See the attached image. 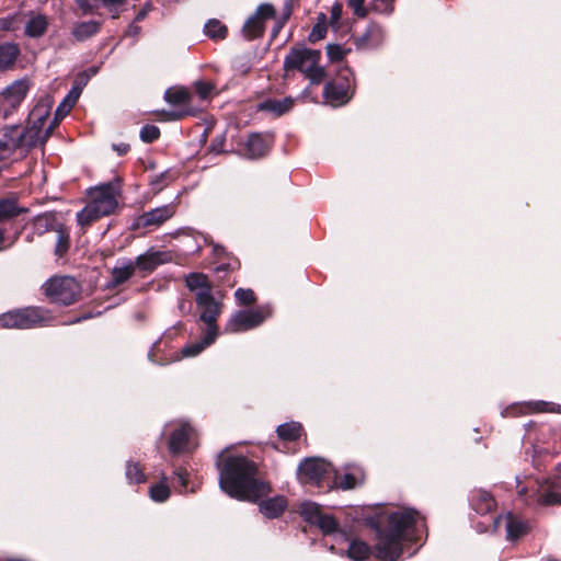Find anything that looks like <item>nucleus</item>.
I'll use <instances>...</instances> for the list:
<instances>
[{
	"label": "nucleus",
	"instance_id": "4d7b16f0",
	"mask_svg": "<svg viewBox=\"0 0 561 561\" xmlns=\"http://www.w3.org/2000/svg\"><path fill=\"white\" fill-rule=\"evenodd\" d=\"M79 94H80V90H77L75 88L68 93L67 96H70V100L68 102L71 103L72 106L77 102Z\"/></svg>",
	"mask_w": 561,
	"mask_h": 561
},
{
	"label": "nucleus",
	"instance_id": "f257e3e1",
	"mask_svg": "<svg viewBox=\"0 0 561 561\" xmlns=\"http://www.w3.org/2000/svg\"><path fill=\"white\" fill-rule=\"evenodd\" d=\"M219 469V486L230 497L257 502L271 492L268 483L257 477V466L244 456L228 457Z\"/></svg>",
	"mask_w": 561,
	"mask_h": 561
},
{
	"label": "nucleus",
	"instance_id": "c9c22d12",
	"mask_svg": "<svg viewBox=\"0 0 561 561\" xmlns=\"http://www.w3.org/2000/svg\"><path fill=\"white\" fill-rule=\"evenodd\" d=\"M302 427L297 422L280 424L277 427L278 437L284 440H296L301 435Z\"/></svg>",
	"mask_w": 561,
	"mask_h": 561
},
{
	"label": "nucleus",
	"instance_id": "4c0bfd02",
	"mask_svg": "<svg viewBox=\"0 0 561 561\" xmlns=\"http://www.w3.org/2000/svg\"><path fill=\"white\" fill-rule=\"evenodd\" d=\"M101 217L102 215L99 214L89 202L88 205L77 214V221L81 227H88Z\"/></svg>",
	"mask_w": 561,
	"mask_h": 561
},
{
	"label": "nucleus",
	"instance_id": "4468645a",
	"mask_svg": "<svg viewBox=\"0 0 561 561\" xmlns=\"http://www.w3.org/2000/svg\"><path fill=\"white\" fill-rule=\"evenodd\" d=\"M275 10L271 4L263 3L257 7L255 13L251 15L242 27V34L248 41L261 37L264 32L266 20L273 19Z\"/></svg>",
	"mask_w": 561,
	"mask_h": 561
},
{
	"label": "nucleus",
	"instance_id": "9d476101",
	"mask_svg": "<svg viewBox=\"0 0 561 561\" xmlns=\"http://www.w3.org/2000/svg\"><path fill=\"white\" fill-rule=\"evenodd\" d=\"M271 314L272 310L268 306L240 310L231 316L225 331L228 333L249 331L262 324Z\"/></svg>",
	"mask_w": 561,
	"mask_h": 561
},
{
	"label": "nucleus",
	"instance_id": "1a4fd4ad",
	"mask_svg": "<svg viewBox=\"0 0 561 561\" xmlns=\"http://www.w3.org/2000/svg\"><path fill=\"white\" fill-rule=\"evenodd\" d=\"M331 466L323 459L306 458L298 467V479L302 484L330 488Z\"/></svg>",
	"mask_w": 561,
	"mask_h": 561
},
{
	"label": "nucleus",
	"instance_id": "7c9ffc66",
	"mask_svg": "<svg viewBox=\"0 0 561 561\" xmlns=\"http://www.w3.org/2000/svg\"><path fill=\"white\" fill-rule=\"evenodd\" d=\"M20 54L18 45L13 43H4L0 45V69L10 68Z\"/></svg>",
	"mask_w": 561,
	"mask_h": 561
},
{
	"label": "nucleus",
	"instance_id": "a211bd4d",
	"mask_svg": "<svg viewBox=\"0 0 561 561\" xmlns=\"http://www.w3.org/2000/svg\"><path fill=\"white\" fill-rule=\"evenodd\" d=\"M502 524H504L506 528V538L508 540L518 539L520 536L526 534L528 529L527 524L512 513H507L504 516H497L494 518L493 525L495 529H497Z\"/></svg>",
	"mask_w": 561,
	"mask_h": 561
},
{
	"label": "nucleus",
	"instance_id": "603ef678",
	"mask_svg": "<svg viewBox=\"0 0 561 561\" xmlns=\"http://www.w3.org/2000/svg\"><path fill=\"white\" fill-rule=\"evenodd\" d=\"M342 15V4L334 3L331 8V23L336 24Z\"/></svg>",
	"mask_w": 561,
	"mask_h": 561
},
{
	"label": "nucleus",
	"instance_id": "13d9d810",
	"mask_svg": "<svg viewBox=\"0 0 561 561\" xmlns=\"http://www.w3.org/2000/svg\"><path fill=\"white\" fill-rule=\"evenodd\" d=\"M228 270H234V266H232L231 264L228 263V264H220L216 267L217 272H225Z\"/></svg>",
	"mask_w": 561,
	"mask_h": 561
},
{
	"label": "nucleus",
	"instance_id": "8fccbe9b",
	"mask_svg": "<svg viewBox=\"0 0 561 561\" xmlns=\"http://www.w3.org/2000/svg\"><path fill=\"white\" fill-rule=\"evenodd\" d=\"M529 407H530L531 411H535V412H552V411H554V409H553L554 404L550 403V402H546V401L531 402V403H529Z\"/></svg>",
	"mask_w": 561,
	"mask_h": 561
},
{
	"label": "nucleus",
	"instance_id": "412c9836",
	"mask_svg": "<svg viewBox=\"0 0 561 561\" xmlns=\"http://www.w3.org/2000/svg\"><path fill=\"white\" fill-rule=\"evenodd\" d=\"M323 98L332 106H340L351 99L348 84L345 82H328L323 90Z\"/></svg>",
	"mask_w": 561,
	"mask_h": 561
},
{
	"label": "nucleus",
	"instance_id": "9b49d317",
	"mask_svg": "<svg viewBox=\"0 0 561 561\" xmlns=\"http://www.w3.org/2000/svg\"><path fill=\"white\" fill-rule=\"evenodd\" d=\"M117 192L114 185L104 184L91 190L90 204L99 214L104 216L111 215L117 207Z\"/></svg>",
	"mask_w": 561,
	"mask_h": 561
},
{
	"label": "nucleus",
	"instance_id": "aec40b11",
	"mask_svg": "<svg viewBox=\"0 0 561 561\" xmlns=\"http://www.w3.org/2000/svg\"><path fill=\"white\" fill-rule=\"evenodd\" d=\"M136 273V265L131 259H122L116 262L111 271L108 288H115L128 282Z\"/></svg>",
	"mask_w": 561,
	"mask_h": 561
},
{
	"label": "nucleus",
	"instance_id": "49530a36",
	"mask_svg": "<svg viewBox=\"0 0 561 561\" xmlns=\"http://www.w3.org/2000/svg\"><path fill=\"white\" fill-rule=\"evenodd\" d=\"M347 5L353 10L354 14L358 18H366L368 11L365 7V0H346Z\"/></svg>",
	"mask_w": 561,
	"mask_h": 561
},
{
	"label": "nucleus",
	"instance_id": "c03bdc74",
	"mask_svg": "<svg viewBox=\"0 0 561 561\" xmlns=\"http://www.w3.org/2000/svg\"><path fill=\"white\" fill-rule=\"evenodd\" d=\"M194 87H195V90H196V93L198 94V96L202 99V100H207L214 89H215V85L210 82H205V81H196L194 83Z\"/></svg>",
	"mask_w": 561,
	"mask_h": 561
},
{
	"label": "nucleus",
	"instance_id": "de8ad7c7",
	"mask_svg": "<svg viewBox=\"0 0 561 561\" xmlns=\"http://www.w3.org/2000/svg\"><path fill=\"white\" fill-rule=\"evenodd\" d=\"M70 100V96H66L64 101L58 105L55 113V121L54 125L58 123V121L62 119L72 108L71 103L68 101Z\"/></svg>",
	"mask_w": 561,
	"mask_h": 561
},
{
	"label": "nucleus",
	"instance_id": "f03ea898",
	"mask_svg": "<svg viewBox=\"0 0 561 561\" xmlns=\"http://www.w3.org/2000/svg\"><path fill=\"white\" fill-rule=\"evenodd\" d=\"M425 529L424 516L411 507H400L388 515V523L379 531L376 553L382 561H397L403 541H416Z\"/></svg>",
	"mask_w": 561,
	"mask_h": 561
},
{
	"label": "nucleus",
	"instance_id": "ddd939ff",
	"mask_svg": "<svg viewBox=\"0 0 561 561\" xmlns=\"http://www.w3.org/2000/svg\"><path fill=\"white\" fill-rule=\"evenodd\" d=\"M300 514L308 523L318 526L324 535L337 530L339 524L331 515L323 514L321 507L312 502L301 504Z\"/></svg>",
	"mask_w": 561,
	"mask_h": 561
},
{
	"label": "nucleus",
	"instance_id": "a18cd8bd",
	"mask_svg": "<svg viewBox=\"0 0 561 561\" xmlns=\"http://www.w3.org/2000/svg\"><path fill=\"white\" fill-rule=\"evenodd\" d=\"M362 479H358L353 473H345L339 481H335L337 483L339 488L343 490H348L355 488Z\"/></svg>",
	"mask_w": 561,
	"mask_h": 561
},
{
	"label": "nucleus",
	"instance_id": "3c124183",
	"mask_svg": "<svg viewBox=\"0 0 561 561\" xmlns=\"http://www.w3.org/2000/svg\"><path fill=\"white\" fill-rule=\"evenodd\" d=\"M102 5L107 8L110 12H112L113 18H117L118 10L117 7H119L124 0H100Z\"/></svg>",
	"mask_w": 561,
	"mask_h": 561
},
{
	"label": "nucleus",
	"instance_id": "f3484780",
	"mask_svg": "<svg viewBox=\"0 0 561 561\" xmlns=\"http://www.w3.org/2000/svg\"><path fill=\"white\" fill-rule=\"evenodd\" d=\"M528 505L548 506L561 504V493L554 491L553 486L548 482L538 485L536 490L533 488L531 495L525 497Z\"/></svg>",
	"mask_w": 561,
	"mask_h": 561
},
{
	"label": "nucleus",
	"instance_id": "5701e85b",
	"mask_svg": "<svg viewBox=\"0 0 561 561\" xmlns=\"http://www.w3.org/2000/svg\"><path fill=\"white\" fill-rule=\"evenodd\" d=\"M383 41V28L376 23H371L368 25L367 30L359 37H357L356 45L362 49H373L379 47Z\"/></svg>",
	"mask_w": 561,
	"mask_h": 561
},
{
	"label": "nucleus",
	"instance_id": "4be33fe9",
	"mask_svg": "<svg viewBox=\"0 0 561 561\" xmlns=\"http://www.w3.org/2000/svg\"><path fill=\"white\" fill-rule=\"evenodd\" d=\"M207 331L201 341L190 343L182 348V357H194L201 354L207 346L211 345L218 336L216 322L205 323Z\"/></svg>",
	"mask_w": 561,
	"mask_h": 561
},
{
	"label": "nucleus",
	"instance_id": "bf43d9fd",
	"mask_svg": "<svg viewBox=\"0 0 561 561\" xmlns=\"http://www.w3.org/2000/svg\"><path fill=\"white\" fill-rule=\"evenodd\" d=\"M5 236L4 230L0 228V251L4 250L7 247L4 245Z\"/></svg>",
	"mask_w": 561,
	"mask_h": 561
},
{
	"label": "nucleus",
	"instance_id": "2eb2a0df",
	"mask_svg": "<svg viewBox=\"0 0 561 561\" xmlns=\"http://www.w3.org/2000/svg\"><path fill=\"white\" fill-rule=\"evenodd\" d=\"M30 90V83L26 79H20L7 87L1 93V107L4 115L8 116L18 106L21 105Z\"/></svg>",
	"mask_w": 561,
	"mask_h": 561
},
{
	"label": "nucleus",
	"instance_id": "39448f33",
	"mask_svg": "<svg viewBox=\"0 0 561 561\" xmlns=\"http://www.w3.org/2000/svg\"><path fill=\"white\" fill-rule=\"evenodd\" d=\"M30 134L24 135L19 125L5 126L0 130V162L11 160L15 154L23 158L34 148Z\"/></svg>",
	"mask_w": 561,
	"mask_h": 561
},
{
	"label": "nucleus",
	"instance_id": "20e7f679",
	"mask_svg": "<svg viewBox=\"0 0 561 561\" xmlns=\"http://www.w3.org/2000/svg\"><path fill=\"white\" fill-rule=\"evenodd\" d=\"M321 53L308 48L291 49L284 60L286 70H298L302 72L312 83H319L324 78V69L319 66Z\"/></svg>",
	"mask_w": 561,
	"mask_h": 561
},
{
	"label": "nucleus",
	"instance_id": "6e6d98bb",
	"mask_svg": "<svg viewBox=\"0 0 561 561\" xmlns=\"http://www.w3.org/2000/svg\"><path fill=\"white\" fill-rule=\"evenodd\" d=\"M78 5L80 9L83 10L84 13H89L92 11V7L90 5L88 0H77Z\"/></svg>",
	"mask_w": 561,
	"mask_h": 561
},
{
	"label": "nucleus",
	"instance_id": "09e8293b",
	"mask_svg": "<svg viewBox=\"0 0 561 561\" xmlns=\"http://www.w3.org/2000/svg\"><path fill=\"white\" fill-rule=\"evenodd\" d=\"M327 34V25L323 23H316L309 34V41L316 43L322 38H324Z\"/></svg>",
	"mask_w": 561,
	"mask_h": 561
},
{
	"label": "nucleus",
	"instance_id": "b1692460",
	"mask_svg": "<svg viewBox=\"0 0 561 561\" xmlns=\"http://www.w3.org/2000/svg\"><path fill=\"white\" fill-rule=\"evenodd\" d=\"M295 104V99L286 96L284 99H266L257 104V110L267 112L273 116H282L288 113Z\"/></svg>",
	"mask_w": 561,
	"mask_h": 561
},
{
	"label": "nucleus",
	"instance_id": "393cba45",
	"mask_svg": "<svg viewBox=\"0 0 561 561\" xmlns=\"http://www.w3.org/2000/svg\"><path fill=\"white\" fill-rule=\"evenodd\" d=\"M165 253L163 252H146L136 257L134 261L136 265V271L144 273L141 276H145L151 272H153L159 265L165 262Z\"/></svg>",
	"mask_w": 561,
	"mask_h": 561
},
{
	"label": "nucleus",
	"instance_id": "c756f323",
	"mask_svg": "<svg viewBox=\"0 0 561 561\" xmlns=\"http://www.w3.org/2000/svg\"><path fill=\"white\" fill-rule=\"evenodd\" d=\"M48 21L45 15H32L25 23V34L30 37H41L45 34Z\"/></svg>",
	"mask_w": 561,
	"mask_h": 561
},
{
	"label": "nucleus",
	"instance_id": "bb28decb",
	"mask_svg": "<svg viewBox=\"0 0 561 561\" xmlns=\"http://www.w3.org/2000/svg\"><path fill=\"white\" fill-rule=\"evenodd\" d=\"M288 502L285 496L276 495L259 503L260 512L267 518H277L287 508Z\"/></svg>",
	"mask_w": 561,
	"mask_h": 561
},
{
	"label": "nucleus",
	"instance_id": "c85d7f7f",
	"mask_svg": "<svg viewBox=\"0 0 561 561\" xmlns=\"http://www.w3.org/2000/svg\"><path fill=\"white\" fill-rule=\"evenodd\" d=\"M101 23L98 21H84L73 25L71 34L78 42H83L99 33Z\"/></svg>",
	"mask_w": 561,
	"mask_h": 561
},
{
	"label": "nucleus",
	"instance_id": "5fc2aeb1",
	"mask_svg": "<svg viewBox=\"0 0 561 561\" xmlns=\"http://www.w3.org/2000/svg\"><path fill=\"white\" fill-rule=\"evenodd\" d=\"M113 150L117 152L118 156H124L126 154L129 149H130V146L128 144H125V142H119V144H114L112 146Z\"/></svg>",
	"mask_w": 561,
	"mask_h": 561
},
{
	"label": "nucleus",
	"instance_id": "58836bf2",
	"mask_svg": "<svg viewBox=\"0 0 561 561\" xmlns=\"http://www.w3.org/2000/svg\"><path fill=\"white\" fill-rule=\"evenodd\" d=\"M125 474L127 480L131 483H141L146 480L145 473L138 463L128 462Z\"/></svg>",
	"mask_w": 561,
	"mask_h": 561
},
{
	"label": "nucleus",
	"instance_id": "ea45409f",
	"mask_svg": "<svg viewBox=\"0 0 561 561\" xmlns=\"http://www.w3.org/2000/svg\"><path fill=\"white\" fill-rule=\"evenodd\" d=\"M169 496L170 490L164 483H158L150 488V497L156 502H164Z\"/></svg>",
	"mask_w": 561,
	"mask_h": 561
},
{
	"label": "nucleus",
	"instance_id": "473e14b6",
	"mask_svg": "<svg viewBox=\"0 0 561 561\" xmlns=\"http://www.w3.org/2000/svg\"><path fill=\"white\" fill-rule=\"evenodd\" d=\"M61 224L56 220L53 215H39L34 220V229L37 234H43L48 231H56Z\"/></svg>",
	"mask_w": 561,
	"mask_h": 561
},
{
	"label": "nucleus",
	"instance_id": "0eeeda50",
	"mask_svg": "<svg viewBox=\"0 0 561 561\" xmlns=\"http://www.w3.org/2000/svg\"><path fill=\"white\" fill-rule=\"evenodd\" d=\"M51 103L48 100L39 101L28 115V125L22 127L23 134H30L34 141V147L43 146L49 138L54 124L45 128L46 121L50 114Z\"/></svg>",
	"mask_w": 561,
	"mask_h": 561
},
{
	"label": "nucleus",
	"instance_id": "f8f14e48",
	"mask_svg": "<svg viewBox=\"0 0 561 561\" xmlns=\"http://www.w3.org/2000/svg\"><path fill=\"white\" fill-rule=\"evenodd\" d=\"M175 214V205L167 204L154 209L145 211L133 221L134 229H156L171 219Z\"/></svg>",
	"mask_w": 561,
	"mask_h": 561
},
{
	"label": "nucleus",
	"instance_id": "6ab92c4d",
	"mask_svg": "<svg viewBox=\"0 0 561 561\" xmlns=\"http://www.w3.org/2000/svg\"><path fill=\"white\" fill-rule=\"evenodd\" d=\"M194 435L193 428L186 424H181L175 428L170 436L169 449L172 454H180L187 451Z\"/></svg>",
	"mask_w": 561,
	"mask_h": 561
},
{
	"label": "nucleus",
	"instance_id": "e2e57ef3",
	"mask_svg": "<svg viewBox=\"0 0 561 561\" xmlns=\"http://www.w3.org/2000/svg\"><path fill=\"white\" fill-rule=\"evenodd\" d=\"M517 493H518V495H519L520 497L526 496V494H527V488H526V486H523V488L518 489Z\"/></svg>",
	"mask_w": 561,
	"mask_h": 561
},
{
	"label": "nucleus",
	"instance_id": "79ce46f5",
	"mask_svg": "<svg viewBox=\"0 0 561 561\" xmlns=\"http://www.w3.org/2000/svg\"><path fill=\"white\" fill-rule=\"evenodd\" d=\"M234 297L240 305H251L255 302V295L252 289L238 288Z\"/></svg>",
	"mask_w": 561,
	"mask_h": 561
},
{
	"label": "nucleus",
	"instance_id": "680f3d73",
	"mask_svg": "<svg viewBox=\"0 0 561 561\" xmlns=\"http://www.w3.org/2000/svg\"><path fill=\"white\" fill-rule=\"evenodd\" d=\"M317 23H323L327 25V15L324 13L319 14Z\"/></svg>",
	"mask_w": 561,
	"mask_h": 561
},
{
	"label": "nucleus",
	"instance_id": "864d4df0",
	"mask_svg": "<svg viewBox=\"0 0 561 561\" xmlns=\"http://www.w3.org/2000/svg\"><path fill=\"white\" fill-rule=\"evenodd\" d=\"M178 480H179V483L180 485L186 490L187 488V472L185 469H182V468H179L176 469V471L174 472Z\"/></svg>",
	"mask_w": 561,
	"mask_h": 561
},
{
	"label": "nucleus",
	"instance_id": "e433bc0d",
	"mask_svg": "<svg viewBox=\"0 0 561 561\" xmlns=\"http://www.w3.org/2000/svg\"><path fill=\"white\" fill-rule=\"evenodd\" d=\"M205 34L215 41L224 39L227 36V27L218 20L211 19L204 26Z\"/></svg>",
	"mask_w": 561,
	"mask_h": 561
},
{
	"label": "nucleus",
	"instance_id": "f704fd0d",
	"mask_svg": "<svg viewBox=\"0 0 561 561\" xmlns=\"http://www.w3.org/2000/svg\"><path fill=\"white\" fill-rule=\"evenodd\" d=\"M370 553V548L367 543L362 540H352L348 550L347 557L353 561H364L368 558Z\"/></svg>",
	"mask_w": 561,
	"mask_h": 561
},
{
	"label": "nucleus",
	"instance_id": "6e6552de",
	"mask_svg": "<svg viewBox=\"0 0 561 561\" xmlns=\"http://www.w3.org/2000/svg\"><path fill=\"white\" fill-rule=\"evenodd\" d=\"M43 288L51 301L65 306L73 304L80 294L79 283L70 276L50 277Z\"/></svg>",
	"mask_w": 561,
	"mask_h": 561
},
{
	"label": "nucleus",
	"instance_id": "0e129e2a",
	"mask_svg": "<svg viewBox=\"0 0 561 561\" xmlns=\"http://www.w3.org/2000/svg\"><path fill=\"white\" fill-rule=\"evenodd\" d=\"M129 32H130V33H133V34H137V33H138V27H137V26L131 25V26L129 27Z\"/></svg>",
	"mask_w": 561,
	"mask_h": 561
},
{
	"label": "nucleus",
	"instance_id": "2f4dec72",
	"mask_svg": "<svg viewBox=\"0 0 561 561\" xmlns=\"http://www.w3.org/2000/svg\"><path fill=\"white\" fill-rule=\"evenodd\" d=\"M23 211H25V209L18 206L15 198L0 199V222L8 221Z\"/></svg>",
	"mask_w": 561,
	"mask_h": 561
},
{
	"label": "nucleus",
	"instance_id": "a878e982",
	"mask_svg": "<svg viewBox=\"0 0 561 561\" xmlns=\"http://www.w3.org/2000/svg\"><path fill=\"white\" fill-rule=\"evenodd\" d=\"M270 148L268 139L261 134H252L244 142V154L250 159L263 157Z\"/></svg>",
	"mask_w": 561,
	"mask_h": 561
},
{
	"label": "nucleus",
	"instance_id": "dca6fc26",
	"mask_svg": "<svg viewBox=\"0 0 561 561\" xmlns=\"http://www.w3.org/2000/svg\"><path fill=\"white\" fill-rule=\"evenodd\" d=\"M165 101L175 106H181L182 108L171 111L167 113L169 121H179L185 116L193 115L194 112L187 106L192 100V95L185 88H171L168 89L164 93Z\"/></svg>",
	"mask_w": 561,
	"mask_h": 561
},
{
	"label": "nucleus",
	"instance_id": "37998d69",
	"mask_svg": "<svg viewBox=\"0 0 561 561\" xmlns=\"http://www.w3.org/2000/svg\"><path fill=\"white\" fill-rule=\"evenodd\" d=\"M327 54L331 61H340L344 58L346 50L342 45L329 44L327 46Z\"/></svg>",
	"mask_w": 561,
	"mask_h": 561
},
{
	"label": "nucleus",
	"instance_id": "423d86ee",
	"mask_svg": "<svg viewBox=\"0 0 561 561\" xmlns=\"http://www.w3.org/2000/svg\"><path fill=\"white\" fill-rule=\"evenodd\" d=\"M49 311L41 307H27L12 310L0 316V325L11 329H31L49 323Z\"/></svg>",
	"mask_w": 561,
	"mask_h": 561
},
{
	"label": "nucleus",
	"instance_id": "052dcab7",
	"mask_svg": "<svg viewBox=\"0 0 561 561\" xmlns=\"http://www.w3.org/2000/svg\"><path fill=\"white\" fill-rule=\"evenodd\" d=\"M146 15H147V10H146V9H141V10L137 13V15H136V18H135V21H137V22H138V21H141L142 19H145V16H146Z\"/></svg>",
	"mask_w": 561,
	"mask_h": 561
},
{
	"label": "nucleus",
	"instance_id": "72a5a7b5",
	"mask_svg": "<svg viewBox=\"0 0 561 561\" xmlns=\"http://www.w3.org/2000/svg\"><path fill=\"white\" fill-rule=\"evenodd\" d=\"M55 232L57 233V240L54 253L56 256L61 257L68 252L70 248V232L62 224Z\"/></svg>",
	"mask_w": 561,
	"mask_h": 561
},
{
	"label": "nucleus",
	"instance_id": "a19ab883",
	"mask_svg": "<svg viewBox=\"0 0 561 561\" xmlns=\"http://www.w3.org/2000/svg\"><path fill=\"white\" fill-rule=\"evenodd\" d=\"M140 139L147 144L157 140L160 136V130L154 125H145L140 130Z\"/></svg>",
	"mask_w": 561,
	"mask_h": 561
},
{
	"label": "nucleus",
	"instance_id": "cd10ccee",
	"mask_svg": "<svg viewBox=\"0 0 561 561\" xmlns=\"http://www.w3.org/2000/svg\"><path fill=\"white\" fill-rule=\"evenodd\" d=\"M470 503L472 510L481 515L492 512L496 506L495 500L491 493L484 490L473 491L471 494Z\"/></svg>",
	"mask_w": 561,
	"mask_h": 561
},
{
	"label": "nucleus",
	"instance_id": "7ed1b4c3",
	"mask_svg": "<svg viewBox=\"0 0 561 561\" xmlns=\"http://www.w3.org/2000/svg\"><path fill=\"white\" fill-rule=\"evenodd\" d=\"M186 287L194 293L195 302L201 310L199 319L204 323L217 322L221 313V302L213 295V286L206 275L190 273L185 277Z\"/></svg>",
	"mask_w": 561,
	"mask_h": 561
}]
</instances>
